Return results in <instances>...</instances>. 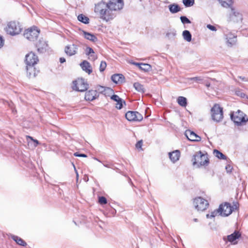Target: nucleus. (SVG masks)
<instances>
[{
	"mask_svg": "<svg viewBox=\"0 0 248 248\" xmlns=\"http://www.w3.org/2000/svg\"><path fill=\"white\" fill-rule=\"evenodd\" d=\"M82 34L86 39L92 42H94L97 40V37L93 34H91L85 31H82Z\"/></svg>",
	"mask_w": 248,
	"mask_h": 248,
	"instance_id": "24",
	"label": "nucleus"
},
{
	"mask_svg": "<svg viewBox=\"0 0 248 248\" xmlns=\"http://www.w3.org/2000/svg\"><path fill=\"white\" fill-rule=\"evenodd\" d=\"M206 217H207V218H211V217H210V214H207V215H206Z\"/></svg>",
	"mask_w": 248,
	"mask_h": 248,
	"instance_id": "57",
	"label": "nucleus"
},
{
	"mask_svg": "<svg viewBox=\"0 0 248 248\" xmlns=\"http://www.w3.org/2000/svg\"><path fill=\"white\" fill-rule=\"evenodd\" d=\"M12 238L14 241H15L17 243V244H18L19 245L25 246L27 244L26 243L23 239H22L20 237H18L17 236L14 235L12 236Z\"/></svg>",
	"mask_w": 248,
	"mask_h": 248,
	"instance_id": "31",
	"label": "nucleus"
},
{
	"mask_svg": "<svg viewBox=\"0 0 248 248\" xmlns=\"http://www.w3.org/2000/svg\"><path fill=\"white\" fill-rule=\"evenodd\" d=\"M27 139H30L31 140H32L34 142V146L35 147H36L39 144V142L37 140H34L31 137L27 136Z\"/></svg>",
	"mask_w": 248,
	"mask_h": 248,
	"instance_id": "46",
	"label": "nucleus"
},
{
	"mask_svg": "<svg viewBox=\"0 0 248 248\" xmlns=\"http://www.w3.org/2000/svg\"><path fill=\"white\" fill-rule=\"evenodd\" d=\"M106 66H107L106 62L104 61H102L101 62V63L100 65V67H99L100 71L103 72L105 70V69L106 67Z\"/></svg>",
	"mask_w": 248,
	"mask_h": 248,
	"instance_id": "41",
	"label": "nucleus"
},
{
	"mask_svg": "<svg viewBox=\"0 0 248 248\" xmlns=\"http://www.w3.org/2000/svg\"><path fill=\"white\" fill-rule=\"evenodd\" d=\"M194 221L195 222H197V221H198V219H197V218H194Z\"/></svg>",
	"mask_w": 248,
	"mask_h": 248,
	"instance_id": "59",
	"label": "nucleus"
},
{
	"mask_svg": "<svg viewBox=\"0 0 248 248\" xmlns=\"http://www.w3.org/2000/svg\"><path fill=\"white\" fill-rule=\"evenodd\" d=\"M86 54L90 56V59L92 61H94L97 59V56L95 54L93 50L90 47H87L86 49Z\"/></svg>",
	"mask_w": 248,
	"mask_h": 248,
	"instance_id": "25",
	"label": "nucleus"
},
{
	"mask_svg": "<svg viewBox=\"0 0 248 248\" xmlns=\"http://www.w3.org/2000/svg\"><path fill=\"white\" fill-rule=\"evenodd\" d=\"M110 99L115 102L119 101L121 98H120L117 95L112 94L110 96Z\"/></svg>",
	"mask_w": 248,
	"mask_h": 248,
	"instance_id": "44",
	"label": "nucleus"
},
{
	"mask_svg": "<svg viewBox=\"0 0 248 248\" xmlns=\"http://www.w3.org/2000/svg\"><path fill=\"white\" fill-rule=\"evenodd\" d=\"M74 167H75L74 165H73ZM74 169L76 170V168L74 167Z\"/></svg>",
	"mask_w": 248,
	"mask_h": 248,
	"instance_id": "62",
	"label": "nucleus"
},
{
	"mask_svg": "<svg viewBox=\"0 0 248 248\" xmlns=\"http://www.w3.org/2000/svg\"><path fill=\"white\" fill-rule=\"evenodd\" d=\"M104 166L106 167L109 168H112V167L108 165V164H104Z\"/></svg>",
	"mask_w": 248,
	"mask_h": 248,
	"instance_id": "56",
	"label": "nucleus"
},
{
	"mask_svg": "<svg viewBox=\"0 0 248 248\" xmlns=\"http://www.w3.org/2000/svg\"><path fill=\"white\" fill-rule=\"evenodd\" d=\"M34 65H27L26 70L27 75L30 78H34L37 75L38 71H36Z\"/></svg>",
	"mask_w": 248,
	"mask_h": 248,
	"instance_id": "18",
	"label": "nucleus"
},
{
	"mask_svg": "<svg viewBox=\"0 0 248 248\" xmlns=\"http://www.w3.org/2000/svg\"><path fill=\"white\" fill-rule=\"evenodd\" d=\"M175 35H176L175 31H173L172 32H168L166 34V35L169 37H170L171 35L174 36Z\"/></svg>",
	"mask_w": 248,
	"mask_h": 248,
	"instance_id": "51",
	"label": "nucleus"
},
{
	"mask_svg": "<svg viewBox=\"0 0 248 248\" xmlns=\"http://www.w3.org/2000/svg\"><path fill=\"white\" fill-rule=\"evenodd\" d=\"M180 156V153L178 150H175L169 153V157L173 163L179 160Z\"/></svg>",
	"mask_w": 248,
	"mask_h": 248,
	"instance_id": "23",
	"label": "nucleus"
},
{
	"mask_svg": "<svg viewBox=\"0 0 248 248\" xmlns=\"http://www.w3.org/2000/svg\"><path fill=\"white\" fill-rule=\"evenodd\" d=\"M114 93V91L110 88L107 87L103 94L106 96H111Z\"/></svg>",
	"mask_w": 248,
	"mask_h": 248,
	"instance_id": "35",
	"label": "nucleus"
},
{
	"mask_svg": "<svg viewBox=\"0 0 248 248\" xmlns=\"http://www.w3.org/2000/svg\"><path fill=\"white\" fill-rule=\"evenodd\" d=\"M230 116L231 120L237 126L241 125L248 121V118L247 115L239 109H238L236 112H231Z\"/></svg>",
	"mask_w": 248,
	"mask_h": 248,
	"instance_id": "3",
	"label": "nucleus"
},
{
	"mask_svg": "<svg viewBox=\"0 0 248 248\" xmlns=\"http://www.w3.org/2000/svg\"><path fill=\"white\" fill-rule=\"evenodd\" d=\"M212 119L217 122L221 121L223 118V110L219 105L215 104L211 109Z\"/></svg>",
	"mask_w": 248,
	"mask_h": 248,
	"instance_id": "5",
	"label": "nucleus"
},
{
	"mask_svg": "<svg viewBox=\"0 0 248 248\" xmlns=\"http://www.w3.org/2000/svg\"><path fill=\"white\" fill-rule=\"evenodd\" d=\"M187 80L189 81L193 80L197 82H201L203 80V78L201 77H196L187 78Z\"/></svg>",
	"mask_w": 248,
	"mask_h": 248,
	"instance_id": "38",
	"label": "nucleus"
},
{
	"mask_svg": "<svg viewBox=\"0 0 248 248\" xmlns=\"http://www.w3.org/2000/svg\"><path fill=\"white\" fill-rule=\"evenodd\" d=\"M232 207H233L232 208V211H233L234 209H237L238 207H237V204L235 203L234 204L233 206H232Z\"/></svg>",
	"mask_w": 248,
	"mask_h": 248,
	"instance_id": "54",
	"label": "nucleus"
},
{
	"mask_svg": "<svg viewBox=\"0 0 248 248\" xmlns=\"http://www.w3.org/2000/svg\"><path fill=\"white\" fill-rule=\"evenodd\" d=\"M38 57L33 52H30L26 55L25 62L27 65H34L38 62Z\"/></svg>",
	"mask_w": 248,
	"mask_h": 248,
	"instance_id": "12",
	"label": "nucleus"
},
{
	"mask_svg": "<svg viewBox=\"0 0 248 248\" xmlns=\"http://www.w3.org/2000/svg\"><path fill=\"white\" fill-rule=\"evenodd\" d=\"M4 45V40L2 37L0 36V48H1Z\"/></svg>",
	"mask_w": 248,
	"mask_h": 248,
	"instance_id": "52",
	"label": "nucleus"
},
{
	"mask_svg": "<svg viewBox=\"0 0 248 248\" xmlns=\"http://www.w3.org/2000/svg\"><path fill=\"white\" fill-rule=\"evenodd\" d=\"M132 63L135 65L138 66L140 69L144 72H148L152 69L151 66L147 63L138 62H133Z\"/></svg>",
	"mask_w": 248,
	"mask_h": 248,
	"instance_id": "20",
	"label": "nucleus"
},
{
	"mask_svg": "<svg viewBox=\"0 0 248 248\" xmlns=\"http://www.w3.org/2000/svg\"><path fill=\"white\" fill-rule=\"evenodd\" d=\"M232 208L233 207H232L231 204L227 202L220 205L218 208L220 215L224 217L228 216L232 213Z\"/></svg>",
	"mask_w": 248,
	"mask_h": 248,
	"instance_id": "9",
	"label": "nucleus"
},
{
	"mask_svg": "<svg viewBox=\"0 0 248 248\" xmlns=\"http://www.w3.org/2000/svg\"><path fill=\"white\" fill-rule=\"evenodd\" d=\"M226 39L227 40V45L229 46L234 45L237 41L236 36L231 33L226 35Z\"/></svg>",
	"mask_w": 248,
	"mask_h": 248,
	"instance_id": "19",
	"label": "nucleus"
},
{
	"mask_svg": "<svg viewBox=\"0 0 248 248\" xmlns=\"http://www.w3.org/2000/svg\"><path fill=\"white\" fill-rule=\"evenodd\" d=\"M76 173H77V177H78V174L77 171H76Z\"/></svg>",
	"mask_w": 248,
	"mask_h": 248,
	"instance_id": "60",
	"label": "nucleus"
},
{
	"mask_svg": "<svg viewBox=\"0 0 248 248\" xmlns=\"http://www.w3.org/2000/svg\"><path fill=\"white\" fill-rule=\"evenodd\" d=\"M135 89L139 92L144 93V88L142 85L139 82H136L133 85Z\"/></svg>",
	"mask_w": 248,
	"mask_h": 248,
	"instance_id": "34",
	"label": "nucleus"
},
{
	"mask_svg": "<svg viewBox=\"0 0 248 248\" xmlns=\"http://www.w3.org/2000/svg\"><path fill=\"white\" fill-rule=\"evenodd\" d=\"M207 27L208 29L213 31H216L217 30L215 26L210 24L207 25Z\"/></svg>",
	"mask_w": 248,
	"mask_h": 248,
	"instance_id": "50",
	"label": "nucleus"
},
{
	"mask_svg": "<svg viewBox=\"0 0 248 248\" xmlns=\"http://www.w3.org/2000/svg\"><path fill=\"white\" fill-rule=\"evenodd\" d=\"M78 19L79 21L84 24H88L89 23V18L83 14L79 15L78 16Z\"/></svg>",
	"mask_w": 248,
	"mask_h": 248,
	"instance_id": "33",
	"label": "nucleus"
},
{
	"mask_svg": "<svg viewBox=\"0 0 248 248\" xmlns=\"http://www.w3.org/2000/svg\"><path fill=\"white\" fill-rule=\"evenodd\" d=\"M185 135L187 138L192 141H199L201 140V138L190 130H186Z\"/></svg>",
	"mask_w": 248,
	"mask_h": 248,
	"instance_id": "15",
	"label": "nucleus"
},
{
	"mask_svg": "<svg viewBox=\"0 0 248 248\" xmlns=\"http://www.w3.org/2000/svg\"><path fill=\"white\" fill-rule=\"evenodd\" d=\"M213 153L216 157L220 159L226 160L227 159V156L226 155L217 150H214Z\"/></svg>",
	"mask_w": 248,
	"mask_h": 248,
	"instance_id": "30",
	"label": "nucleus"
},
{
	"mask_svg": "<svg viewBox=\"0 0 248 248\" xmlns=\"http://www.w3.org/2000/svg\"><path fill=\"white\" fill-rule=\"evenodd\" d=\"M96 90H89L85 93V99L88 101H93L98 97Z\"/></svg>",
	"mask_w": 248,
	"mask_h": 248,
	"instance_id": "16",
	"label": "nucleus"
},
{
	"mask_svg": "<svg viewBox=\"0 0 248 248\" xmlns=\"http://www.w3.org/2000/svg\"><path fill=\"white\" fill-rule=\"evenodd\" d=\"M77 46L74 44L68 45L65 48V53L69 56H72L77 52Z\"/></svg>",
	"mask_w": 248,
	"mask_h": 248,
	"instance_id": "17",
	"label": "nucleus"
},
{
	"mask_svg": "<svg viewBox=\"0 0 248 248\" xmlns=\"http://www.w3.org/2000/svg\"><path fill=\"white\" fill-rule=\"evenodd\" d=\"M88 88V84L83 78H78L73 81V89L74 90L83 92Z\"/></svg>",
	"mask_w": 248,
	"mask_h": 248,
	"instance_id": "8",
	"label": "nucleus"
},
{
	"mask_svg": "<svg viewBox=\"0 0 248 248\" xmlns=\"http://www.w3.org/2000/svg\"><path fill=\"white\" fill-rule=\"evenodd\" d=\"M107 87H103V86H99L97 88V91L103 94L105 90H106Z\"/></svg>",
	"mask_w": 248,
	"mask_h": 248,
	"instance_id": "45",
	"label": "nucleus"
},
{
	"mask_svg": "<svg viewBox=\"0 0 248 248\" xmlns=\"http://www.w3.org/2000/svg\"><path fill=\"white\" fill-rule=\"evenodd\" d=\"M220 3L222 6L225 8H232V7L233 1L232 0H219Z\"/></svg>",
	"mask_w": 248,
	"mask_h": 248,
	"instance_id": "27",
	"label": "nucleus"
},
{
	"mask_svg": "<svg viewBox=\"0 0 248 248\" xmlns=\"http://www.w3.org/2000/svg\"><path fill=\"white\" fill-rule=\"evenodd\" d=\"M180 19L181 20V22L183 24H189L191 23V21L188 19L186 16H181L180 17Z\"/></svg>",
	"mask_w": 248,
	"mask_h": 248,
	"instance_id": "40",
	"label": "nucleus"
},
{
	"mask_svg": "<svg viewBox=\"0 0 248 248\" xmlns=\"http://www.w3.org/2000/svg\"><path fill=\"white\" fill-rule=\"evenodd\" d=\"M193 204L198 211H203L207 209L209 203L207 200L199 197L194 200Z\"/></svg>",
	"mask_w": 248,
	"mask_h": 248,
	"instance_id": "7",
	"label": "nucleus"
},
{
	"mask_svg": "<svg viewBox=\"0 0 248 248\" xmlns=\"http://www.w3.org/2000/svg\"><path fill=\"white\" fill-rule=\"evenodd\" d=\"M125 118L129 121H140L143 119L142 115L137 111H128L125 113Z\"/></svg>",
	"mask_w": 248,
	"mask_h": 248,
	"instance_id": "10",
	"label": "nucleus"
},
{
	"mask_svg": "<svg viewBox=\"0 0 248 248\" xmlns=\"http://www.w3.org/2000/svg\"><path fill=\"white\" fill-rule=\"evenodd\" d=\"M74 155L75 156L83 157H87V155H86L84 154H79L78 152L74 153Z\"/></svg>",
	"mask_w": 248,
	"mask_h": 248,
	"instance_id": "48",
	"label": "nucleus"
},
{
	"mask_svg": "<svg viewBox=\"0 0 248 248\" xmlns=\"http://www.w3.org/2000/svg\"><path fill=\"white\" fill-rule=\"evenodd\" d=\"M235 94L243 98H248L247 95L240 90L236 91Z\"/></svg>",
	"mask_w": 248,
	"mask_h": 248,
	"instance_id": "39",
	"label": "nucleus"
},
{
	"mask_svg": "<svg viewBox=\"0 0 248 248\" xmlns=\"http://www.w3.org/2000/svg\"><path fill=\"white\" fill-rule=\"evenodd\" d=\"M238 78L240 79H241V80H242L243 81H247V80L246 79V78L245 77L239 76Z\"/></svg>",
	"mask_w": 248,
	"mask_h": 248,
	"instance_id": "55",
	"label": "nucleus"
},
{
	"mask_svg": "<svg viewBox=\"0 0 248 248\" xmlns=\"http://www.w3.org/2000/svg\"><path fill=\"white\" fill-rule=\"evenodd\" d=\"M142 145V140H140L136 144V147L137 149H141V147Z\"/></svg>",
	"mask_w": 248,
	"mask_h": 248,
	"instance_id": "47",
	"label": "nucleus"
},
{
	"mask_svg": "<svg viewBox=\"0 0 248 248\" xmlns=\"http://www.w3.org/2000/svg\"><path fill=\"white\" fill-rule=\"evenodd\" d=\"M169 9L170 13L172 14L178 13L181 11V8L177 4H172L169 6Z\"/></svg>",
	"mask_w": 248,
	"mask_h": 248,
	"instance_id": "28",
	"label": "nucleus"
},
{
	"mask_svg": "<svg viewBox=\"0 0 248 248\" xmlns=\"http://www.w3.org/2000/svg\"><path fill=\"white\" fill-rule=\"evenodd\" d=\"M231 13L230 14L229 20L233 22H238L242 21V16L239 12L235 11V9L232 7Z\"/></svg>",
	"mask_w": 248,
	"mask_h": 248,
	"instance_id": "13",
	"label": "nucleus"
},
{
	"mask_svg": "<svg viewBox=\"0 0 248 248\" xmlns=\"http://www.w3.org/2000/svg\"><path fill=\"white\" fill-rule=\"evenodd\" d=\"M80 66L83 71L90 74L92 72V69L89 62L86 61H84L80 63Z\"/></svg>",
	"mask_w": 248,
	"mask_h": 248,
	"instance_id": "22",
	"label": "nucleus"
},
{
	"mask_svg": "<svg viewBox=\"0 0 248 248\" xmlns=\"http://www.w3.org/2000/svg\"><path fill=\"white\" fill-rule=\"evenodd\" d=\"M107 4L115 13L117 11L121 10L124 6L123 0H110Z\"/></svg>",
	"mask_w": 248,
	"mask_h": 248,
	"instance_id": "11",
	"label": "nucleus"
},
{
	"mask_svg": "<svg viewBox=\"0 0 248 248\" xmlns=\"http://www.w3.org/2000/svg\"><path fill=\"white\" fill-rule=\"evenodd\" d=\"M47 46V44L43 39H40L36 44V47L37 48L38 52L40 53L46 52Z\"/></svg>",
	"mask_w": 248,
	"mask_h": 248,
	"instance_id": "14",
	"label": "nucleus"
},
{
	"mask_svg": "<svg viewBox=\"0 0 248 248\" xmlns=\"http://www.w3.org/2000/svg\"><path fill=\"white\" fill-rule=\"evenodd\" d=\"M178 104L182 107H186L187 105L186 98L183 96H179L177 98Z\"/></svg>",
	"mask_w": 248,
	"mask_h": 248,
	"instance_id": "29",
	"label": "nucleus"
},
{
	"mask_svg": "<svg viewBox=\"0 0 248 248\" xmlns=\"http://www.w3.org/2000/svg\"><path fill=\"white\" fill-rule=\"evenodd\" d=\"M226 171L228 172V173H230L232 171V167L231 165L228 164L226 166Z\"/></svg>",
	"mask_w": 248,
	"mask_h": 248,
	"instance_id": "49",
	"label": "nucleus"
},
{
	"mask_svg": "<svg viewBox=\"0 0 248 248\" xmlns=\"http://www.w3.org/2000/svg\"><path fill=\"white\" fill-rule=\"evenodd\" d=\"M217 214H219L220 215V212L219 211V209L215 210L214 211L212 212L210 214V217H216Z\"/></svg>",
	"mask_w": 248,
	"mask_h": 248,
	"instance_id": "43",
	"label": "nucleus"
},
{
	"mask_svg": "<svg viewBox=\"0 0 248 248\" xmlns=\"http://www.w3.org/2000/svg\"><path fill=\"white\" fill-rule=\"evenodd\" d=\"M183 2L186 7H190L194 4V0H183Z\"/></svg>",
	"mask_w": 248,
	"mask_h": 248,
	"instance_id": "37",
	"label": "nucleus"
},
{
	"mask_svg": "<svg viewBox=\"0 0 248 248\" xmlns=\"http://www.w3.org/2000/svg\"><path fill=\"white\" fill-rule=\"evenodd\" d=\"M39 32L36 27L31 28L25 31L24 36L29 41H34L37 38Z\"/></svg>",
	"mask_w": 248,
	"mask_h": 248,
	"instance_id": "6",
	"label": "nucleus"
},
{
	"mask_svg": "<svg viewBox=\"0 0 248 248\" xmlns=\"http://www.w3.org/2000/svg\"><path fill=\"white\" fill-rule=\"evenodd\" d=\"M96 160H98V161H100L97 158H95Z\"/></svg>",
	"mask_w": 248,
	"mask_h": 248,
	"instance_id": "61",
	"label": "nucleus"
},
{
	"mask_svg": "<svg viewBox=\"0 0 248 248\" xmlns=\"http://www.w3.org/2000/svg\"><path fill=\"white\" fill-rule=\"evenodd\" d=\"M206 87H210V83H206Z\"/></svg>",
	"mask_w": 248,
	"mask_h": 248,
	"instance_id": "58",
	"label": "nucleus"
},
{
	"mask_svg": "<svg viewBox=\"0 0 248 248\" xmlns=\"http://www.w3.org/2000/svg\"><path fill=\"white\" fill-rule=\"evenodd\" d=\"M123 103L125 104V102L124 101L122 98L120 99L119 101H117V104H116V108L117 109H121L123 108Z\"/></svg>",
	"mask_w": 248,
	"mask_h": 248,
	"instance_id": "36",
	"label": "nucleus"
},
{
	"mask_svg": "<svg viewBox=\"0 0 248 248\" xmlns=\"http://www.w3.org/2000/svg\"><path fill=\"white\" fill-rule=\"evenodd\" d=\"M193 165H197L198 167L206 166L209 164V159L207 154H202L201 151L197 152L192 159Z\"/></svg>",
	"mask_w": 248,
	"mask_h": 248,
	"instance_id": "2",
	"label": "nucleus"
},
{
	"mask_svg": "<svg viewBox=\"0 0 248 248\" xmlns=\"http://www.w3.org/2000/svg\"><path fill=\"white\" fill-rule=\"evenodd\" d=\"M241 236L240 233L237 231H235L233 233L227 236L228 240L230 242H233Z\"/></svg>",
	"mask_w": 248,
	"mask_h": 248,
	"instance_id": "26",
	"label": "nucleus"
},
{
	"mask_svg": "<svg viewBox=\"0 0 248 248\" xmlns=\"http://www.w3.org/2000/svg\"><path fill=\"white\" fill-rule=\"evenodd\" d=\"M22 30L20 25L18 22L11 21L8 23L5 28L7 33L11 35H15L19 34Z\"/></svg>",
	"mask_w": 248,
	"mask_h": 248,
	"instance_id": "4",
	"label": "nucleus"
},
{
	"mask_svg": "<svg viewBox=\"0 0 248 248\" xmlns=\"http://www.w3.org/2000/svg\"><path fill=\"white\" fill-rule=\"evenodd\" d=\"M60 62L61 63H63L65 62V59L63 57H61L60 58Z\"/></svg>",
	"mask_w": 248,
	"mask_h": 248,
	"instance_id": "53",
	"label": "nucleus"
},
{
	"mask_svg": "<svg viewBox=\"0 0 248 248\" xmlns=\"http://www.w3.org/2000/svg\"><path fill=\"white\" fill-rule=\"evenodd\" d=\"M111 80L115 83H122L124 81V78L122 74H114L111 76Z\"/></svg>",
	"mask_w": 248,
	"mask_h": 248,
	"instance_id": "21",
	"label": "nucleus"
},
{
	"mask_svg": "<svg viewBox=\"0 0 248 248\" xmlns=\"http://www.w3.org/2000/svg\"><path fill=\"white\" fill-rule=\"evenodd\" d=\"M99 202L101 204H104L107 203V201L106 198L103 196L100 197L99 198Z\"/></svg>",
	"mask_w": 248,
	"mask_h": 248,
	"instance_id": "42",
	"label": "nucleus"
},
{
	"mask_svg": "<svg viewBox=\"0 0 248 248\" xmlns=\"http://www.w3.org/2000/svg\"><path fill=\"white\" fill-rule=\"evenodd\" d=\"M183 36L184 39L187 42H190L191 40V34L189 31L187 30H185L183 32Z\"/></svg>",
	"mask_w": 248,
	"mask_h": 248,
	"instance_id": "32",
	"label": "nucleus"
},
{
	"mask_svg": "<svg viewBox=\"0 0 248 248\" xmlns=\"http://www.w3.org/2000/svg\"><path fill=\"white\" fill-rule=\"evenodd\" d=\"M94 12L99 14L100 17L106 21L112 19L116 16L115 13L104 1H101L95 5Z\"/></svg>",
	"mask_w": 248,
	"mask_h": 248,
	"instance_id": "1",
	"label": "nucleus"
}]
</instances>
